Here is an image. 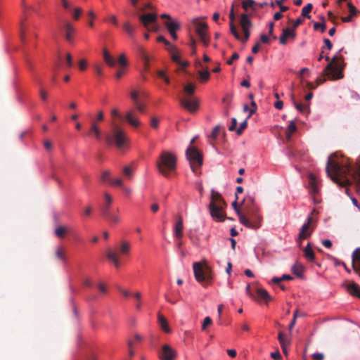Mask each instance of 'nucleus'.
<instances>
[{"label": "nucleus", "mask_w": 360, "mask_h": 360, "mask_svg": "<svg viewBox=\"0 0 360 360\" xmlns=\"http://www.w3.org/2000/svg\"><path fill=\"white\" fill-rule=\"evenodd\" d=\"M335 154L329 156L326 171L331 180L340 187L355 184L360 194V158L354 165L337 162L333 160Z\"/></svg>", "instance_id": "f257e3e1"}, {"label": "nucleus", "mask_w": 360, "mask_h": 360, "mask_svg": "<svg viewBox=\"0 0 360 360\" xmlns=\"http://www.w3.org/2000/svg\"><path fill=\"white\" fill-rule=\"evenodd\" d=\"M176 156L168 150H162L156 162L158 172L165 177L170 178L176 169Z\"/></svg>", "instance_id": "f03ea898"}, {"label": "nucleus", "mask_w": 360, "mask_h": 360, "mask_svg": "<svg viewBox=\"0 0 360 360\" xmlns=\"http://www.w3.org/2000/svg\"><path fill=\"white\" fill-rule=\"evenodd\" d=\"M226 207V203L221 194L214 190H212L211 202L209 205L212 217L219 221H224L225 213L224 212V210Z\"/></svg>", "instance_id": "7ed1b4c3"}, {"label": "nucleus", "mask_w": 360, "mask_h": 360, "mask_svg": "<svg viewBox=\"0 0 360 360\" xmlns=\"http://www.w3.org/2000/svg\"><path fill=\"white\" fill-rule=\"evenodd\" d=\"M262 217L259 214V208L255 205L246 210V214L240 216V222L252 229H258L262 224Z\"/></svg>", "instance_id": "20e7f679"}, {"label": "nucleus", "mask_w": 360, "mask_h": 360, "mask_svg": "<svg viewBox=\"0 0 360 360\" xmlns=\"http://www.w3.org/2000/svg\"><path fill=\"white\" fill-rule=\"evenodd\" d=\"M326 76H328L332 79H340L343 77L342 68L337 62L336 56L333 57L331 62L326 65L323 70L321 77H317L316 79L317 85L321 84L326 82Z\"/></svg>", "instance_id": "39448f33"}, {"label": "nucleus", "mask_w": 360, "mask_h": 360, "mask_svg": "<svg viewBox=\"0 0 360 360\" xmlns=\"http://www.w3.org/2000/svg\"><path fill=\"white\" fill-rule=\"evenodd\" d=\"M193 269L195 278L198 282L208 284L212 280V269L206 263L203 265L200 262H195Z\"/></svg>", "instance_id": "423d86ee"}, {"label": "nucleus", "mask_w": 360, "mask_h": 360, "mask_svg": "<svg viewBox=\"0 0 360 360\" xmlns=\"http://www.w3.org/2000/svg\"><path fill=\"white\" fill-rule=\"evenodd\" d=\"M105 140L108 144L115 143L118 148L125 146L127 141L124 131L117 126H114L112 133L106 135Z\"/></svg>", "instance_id": "0eeeda50"}, {"label": "nucleus", "mask_w": 360, "mask_h": 360, "mask_svg": "<svg viewBox=\"0 0 360 360\" xmlns=\"http://www.w3.org/2000/svg\"><path fill=\"white\" fill-rule=\"evenodd\" d=\"M186 154L191 169L193 172H196V169L202 165V154L196 148L192 146L187 148Z\"/></svg>", "instance_id": "6e6552de"}, {"label": "nucleus", "mask_w": 360, "mask_h": 360, "mask_svg": "<svg viewBox=\"0 0 360 360\" xmlns=\"http://www.w3.org/2000/svg\"><path fill=\"white\" fill-rule=\"evenodd\" d=\"M130 97L137 110L143 113L145 111V101L147 98V93L143 90L133 89L130 93Z\"/></svg>", "instance_id": "1a4fd4ad"}, {"label": "nucleus", "mask_w": 360, "mask_h": 360, "mask_svg": "<svg viewBox=\"0 0 360 360\" xmlns=\"http://www.w3.org/2000/svg\"><path fill=\"white\" fill-rule=\"evenodd\" d=\"M313 219L311 217L307 218V221L304 223L300 230L297 242L299 246L301 247L302 240L308 238L314 231V227L311 225Z\"/></svg>", "instance_id": "9d476101"}, {"label": "nucleus", "mask_w": 360, "mask_h": 360, "mask_svg": "<svg viewBox=\"0 0 360 360\" xmlns=\"http://www.w3.org/2000/svg\"><path fill=\"white\" fill-rule=\"evenodd\" d=\"M193 23L195 25V31L198 35L199 36L201 41L204 44L205 46L209 45V37H207L206 31L207 30V25L205 22L200 21L198 19H195L193 20Z\"/></svg>", "instance_id": "9b49d317"}, {"label": "nucleus", "mask_w": 360, "mask_h": 360, "mask_svg": "<svg viewBox=\"0 0 360 360\" xmlns=\"http://www.w3.org/2000/svg\"><path fill=\"white\" fill-rule=\"evenodd\" d=\"M179 103L181 106L191 112H195L199 108L198 99L195 97L181 98Z\"/></svg>", "instance_id": "f8f14e48"}, {"label": "nucleus", "mask_w": 360, "mask_h": 360, "mask_svg": "<svg viewBox=\"0 0 360 360\" xmlns=\"http://www.w3.org/2000/svg\"><path fill=\"white\" fill-rule=\"evenodd\" d=\"M135 15L138 17L140 22L142 23L143 27L146 29H149L150 24L154 23L157 21V13H135Z\"/></svg>", "instance_id": "ddd939ff"}, {"label": "nucleus", "mask_w": 360, "mask_h": 360, "mask_svg": "<svg viewBox=\"0 0 360 360\" xmlns=\"http://www.w3.org/2000/svg\"><path fill=\"white\" fill-rule=\"evenodd\" d=\"M131 5L139 12L152 10L153 5L149 0H129Z\"/></svg>", "instance_id": "4468645a"}, {"label": "nucleus", "mask_w": 360, "mask_h": 360, "mask_svg": "<svg viewBox=\"0 0 360 360\" xmlns=\"http://www.w3.org/2000/svg\"><path fill=\"white\" fill-rule=\"evenodd\" d=\"M159 356L161 360H174L176 356V352L169 345H164L162 347Z\"/></svg>", "instance_id": "2eb2a0df"}, {"label": "nucleus", "mask_w": 360, "mask_h": 360, "mask_svg": "<svg viewBox=\"0 0 360 360\" xmlns=\"http://www.w3.org/2000/svg\"><path fill=\"white\" fill-rule=\"evenodd\" d=\"M167 49L171 53L172 60L174 62L178 63L181 68H184L188 66V62L181 60L179 52L175 46L172 45L171 46L170 48H168Z\"/></svg>", "instance_id": "dca6fc26"}, {"label": "nucleus", "mask_w": 360, "mask_h": 360, "mask_svg": "<svg viewBox=\"0 0 360 360\" xmlns=\"http://www.w3.org/2000/svg\"><path fill=\"white\" fill-rule=\"evenodd\" d=\"M295 32L293 30H291L290 28H285L283 30L282 34L279 38V42L282 45H285L288 42L287 39L288 38L295 39Z\"/></svg>", "instance_id": "f3484780"}, {"label": "nucleus", "mask_w": 360, "mask_h": 360, "mask_svg": "<svg viewBox=\"0 0 360 360\" xmlns=\"http://www.w3.org/2000/svg\"><path fill=\"white\" fill-rule=\"evenodd\" d=\"M126 121L134 127H139L141 122L136 117L135 112L132 110L127 111L125 115Z\"/></svg>", "instance_id": "a211bd4d"}, {"label": "nucleus", "mask_w": 360, "mask_h": 360, "mask_svg": "<svg viewBox=\"0 0 360 360\" xmlns=\"http://www.w3.org/2000/svg\"><path fill=\"white\" fill-rule=\"evenodd\" d=\"M183 218L181 215H179L176 218V221L174 229L175 237L177 238H181L183 236Z\"/></svg>", "instance_id": "6ab92c4d"}, {"label": "nucleus", "mask_w": 360, "mask_h": 360, "mask_svg": "<svg viewBox=\"0 0 360 360\" xmlns=\"http://www.w3.org/2000/svg\"><path fill=\"white\" fill-rule=\"evenodd\" d=\"M106 257L109 261L113 263L116 268H119L120 262H119V255L116 250L112 249H108L106 252Z\"/></svg>", "instance_id": "aec40b11"}, {"label": "nucleus", "mask_w": 360, "mask_h": 360, "mask_svg": "<svg viewBox=\"0 0 360 360\" xmlns=\"http://www.w3.org/2000/svg\"><path fill=\"white\" fill-rule=\"evenodd\" d=\"M356 262H360V248L356 249L352 254V268L360 277V266L356 265Z\"/></svg>", "instance_id": "412c9836"}, {"label": "nucleus", "mask_w": 360, "mask_h": 360, "mask_svg": "<svg viewBox=\"0 0 360 360\" xmlns=\"http://www.w3.org/2000/svg\"><path fill=\"white\" fill-rule=\"evenodd\" d=\"M69 231V227L63 225L57 226L54 229L55 235L60 239L64 238Z\"/></svg>", "instance_id": "4be33fe9"}, {"label": "nucleus", "mask_w": 360, "mask_h": 360, "mask_svg": "<svg viewBox=\"0 0 360 360\" xmlns=\"http://www.w3.org/2000/svg\"><path fill=\"white\" fill-rule=\"evenodd\" d=\"M94 134L97 140H100L101 139V131L97 124V122L94 120L91 122L90 129L88 132V135L91 136Z\"/></svg>", "instance_id": "5701e85b"}, {"label": "nucleus", "mask_w": 360, "mask_h": 360, "mask_svg": "<svg viewBox=\"0 0 360 360\" xmlns=\"http://www.w3.org/2000/svg\"><path fill=\"white\" fill-rule=\"evenodd\" d=\"M55 257L60 262L65 263L67 260L66 252L63 247L58 246L55 249Z\"/></svg>", "instance_id": "b1692460"}, {"label": "nucleus", "mask_w": 360, "mask_h": 360, "mask_svg": "<svg viewBox=\"0 0 360 360\" xmlns=\"http://www.w3.org/2000/svg\"><path fill=\"white\" fill-rule=\"evenodd\" d=\"M257 297L255 298L257 301L264 300L267 302L271 300V296L268 292L263 288L257 289Z\"/></svg>", "instance_id": "393cba45"}, {"label": "nucleus", "mask_w": 360, "mask_h": 360, "mask_svg": "<svg viewBox=\"0 0 360 360\" xmlns=\"http://www.w3.org/2000/svg\"><path fill=\"white\" fill-rule=\"evenodd\" d=\"M64 30L65 32L66 40L69 42H71L72 40V34L75 32V28L69 22H65L64 24Z\"/></svg>", "instance_id": "a878e982"}, {"label": "nucleus", "mask_w": 360, "mask_h": 360, "mask_svg": "<svg viewBox=\"0 0 360 360\" xmlns=\"http://www.w3.org/2000/svg\"><path fill=\"white\" fill-rule=\"evenodd\" d=\"M158 321L163 331H165L167 333H170L171 330L169 327L166 318L160 313L158 315Z\"/></svg>", "instance_id": "bb28decb"}, {"label": "nucleus", "mask_w": 360, "mask_h": 360, "mask_svg": "<svg viewBox=\"0 0 360 360\" xmlns=\"http://www.w3.org/2000/svg\"><path fill=\"white\" fill-rule=\"evenodd\" d=\"M104 197H105V204L104 205V206L102 207L101 209V214L102 215H104L105 214V212L107 213H109L110 212V205L112 202V197L110 196V195L108 193H105L104 194Z\"/></svg>", "instance_id": "cd10ccee"}, {"label": "nucleus", "mask_w": 360, "mask_h": 360, "mask_svg": "<svg viewBox=\"0 0 360 360\" xmlns=\"http://www.w3.org/2000/svg\"><path fill=\"white\" fill-rule=\"evenodd\" d=\"M309 186H310V192L311 194L315 195L319 193V187L317 186V182L316 177L314 174H310L309 175Z\"/></svg>", "instance_id": "c85d7f7f"}, {"label": "nucleus", "mask_w": 360, "mask_h": 360, "mask_svg": "<svg viewBox=\"0 0 360 360\" xmlns=\"http://www.w3.org/2000/svg\"><path fill=\"white\" fill-rule=\"evenodd\" d=\"M347 290L352 295L360 298V286L359 285L352 283L348 285Z\"/></svg>", "instance_id": "c756f323"}, {"label": "nucleus", "mask_w": 360, "mask_h": 360, "mask_svg": "<svg viewBox=\"0 0 360 360\" xmlns=\"http://www.w3.org/2000/svg\"><path fill=\"white\" fill-rule=\"evenodd\" d=\"M103 217L107 220L110 223L112 224H118L120 222V217L115 214V213H112V212H109V213H107L105 212V214L103 215Z\"/></svg>", "instance_id": "7c9ffc66"}, {"label": "nucleus", "mask_w": 360, "mask_h": 360, "mask_svg": "<svg viewBox=\"0 0 360 360\" xmlns=\"http://www.w3.org/2000/svg\"><path fill=\"white\" fill-rule=\"evenodd\" d=\"M304 255L307 260L313 262L315 259V254L311 249V244L308 243L304 249Z\"/></svg>", "instance_id": "2f4dec72"}, {"label": "nucleus", "mask_w": 360, "mask_h": 360, "mask_svg": "<svg viewBox=\"0 0 360 360\" xmlns=\"http://www.w3.org/2000/svg\"><path fill=\"white\" fill-rule=\"evenodd\" d=\"M195 86L193 83H188L184 87L185 97H193L195 92Z\"/></svg>", "instance_id": "473e14b6"}, {"label": "nucleus", "mask_w": 360, "mask_h": 360, "mask_svg": "<svg viewBox=\"0 0 360 360\" xmlns=\"http://www.w3.org/2000/svg\"><path fill=\"white\" fill-rule=\"evenodd\" d=\"M278 339L281 347L290 346V341L283 332L278 333Z\"/></svg>", "instance_id": "72a5a7b5"}, {"label": "nucleus", "mask_w": 360, "mask_h": 360, "mask_svg": "<svg viewBox=\"0 0 360 360\" xmlns=\"http://www.w3.org/2000/svg\"><path fill=\"white\" fill-rule=\"evenodd\" d=\"M165 25L167 27L168 32L177 31L180 28V25L177 21L170 20L166 21Z\"/></svg>", "instance_id": "f704fd0d"}, {"label": "nucleus", "mask_w": 360, "mask_h": 360, "mask_svg": "<svg viewBox=\"0 0 360 360\" xmlns=\"http://www.w3.org/2000/svg\"><path fill=\"white\" fill-rule=\"evenodd\" d=\"M198 74L200 77V82L202 83L207 82L210 77V72L208 71L207 67H205L204 68V70H198Z\"/></svg>", "instance_id": "c9c22d12"}, {"label": "nucleus", "mask_w": 360, "mask_h": 360, "mask_svg": "<svg viewBox=\"0 0 360 360\" xmlns=\"http://www.w3.org/2000/svg\"><path fill=\"white\" fill-rule=\"evenodd\" d=\"M240 24L242 28H249L251 25V21L245 13H243L240 16Z\"/></svg>", "instance_id": "e433bc0d"}, {"label": "nucleus", "mask_w": 360, "mask_h": 360, "mask_svg": "<svg viewBox=\"0 0 360 360\" xmlns=\"http://www.w3.org/2000/svg\"><path fill=\"white\" fill-rule=\"evenodd\" d=\"M103 59L105 62L110 67H113L115 65V60L106 49L103 50Z\"/></svg>", "instance_id": "4c0bfd02"}, {"label": "nucleus", "mask_w": 360, "mask_h": 360, "mask_svg": "<svg viewBox=\"0 0 360 360\" xmlns=\"http://www.w3.org/2000/svg\"><path fill=\"white\" fill-rule=\"evenodd\" d=\"M304 269V266L298 262H297L292 267V271L293 274H295L297 276H302V274Z\"/></svg>", "instance_id": "58836bf2"}, {"label": "nucleus", "mask_w": 360, "mask_h": 360, "mask_svg": "<svg viewBox=\"0 0 360 360\" xmlns=\"http://www.w3.org/2000/svg\"><path fill=\"white\" fill-rule=\"evenodd\" d=\"M123 29L129 37L131 38L134 37V28L129 22L127 21L123 24Z\"/></svg>", "instance_id": "ea45409f"}, {"label": "nucleus", "mask_w": 360, "mask_h": 360, "mask_svg": "<svg viewBox=\"0 0 360 360\" xmlns=\"http://www.w3.org/2000/svg\"><path fill=\"white\" fill-rule=\"evenodd\" d=\"M130 249V244L127 241H122L120 246V253L122 255L128 254Z\"/></svg>", "instance_id": "a19ab883"}, {"label": "nucleus", "mask_w": 360, "mask_h": 360, "mask_svg": "<svg viewBox=\"0 0 360 360\" xmlns=\"http://www.w3.org/2000/svg\"><path fill=\"white\" fill-rule=\"evenodd\" d=\"M313 8V5L311 4H308L304 7H303L302 10V15L306 18H310L311 15L309 13L311 11Z\"/></svg>", "instance_id": "79ce46f5"}, {"label": "nucleus", "mask_w": 360, "mask_h": 360, "mask_svg": "<svg viewBox=\"0 0 360 360\" xmlns=\"http://www.w3.org/2000/svg\"><path fill=\"white\" fill-rule=\"evenodd\" d=\"M296 125L293 122H291L288 125V129L286 131V138L290 140L292 134L296 131Z\"/></svg>", "instance_id": "37998d69"}, {"label": "nucleus", "mask_w": 360, "mask_h": 360, "mask_svg": "<svg viewBox=\"0 0 360 360\" xmlns=\"http://www.w3.org/2000/svg\"><path fill=\"white\" fill-rule=\"evenodd\" d=\"M292 101L294 104V106L300 111V112H304V110L308 108L307 105L302 103H298L296 102L294 95L291 96Z\"/></svg>", "instance_id": "c03bdc74"}, {"label": "nucleus", "mask_w": 360, "mask_h": 360, "mask_svg": "<svg viewBox=\"0 0 360 360\" xmlns=\"http://www.w3.org/2000/svg\"><path fill=\"white\" fill-rule=\"evenodd\" d=\"M255 4L253 0H243L242 7L244 10L248 11V8H252Z\"/></svg>", "instance_id": "a18cd8bd"}, {"label": "nucleus", "mask_w": 360, "mask_h": 360, "mask_svg": "<svg viewBox=\"0 0 360 360\" xmlns=\"http://www.w3.org/2000/svg\"><path fill=\"white\" fill-rule=\"evenodd\" d=\"M230 30L231 34L235 37L236 39L240 40L241 37L239 33L238 32L236 26L233 22H230Z\"/></svg>", "instance_id": "49530a36"}, {"label": "nucleus", "mask_w": 360, "mask_h": 360, "mask_svg": "<svg viewBox=\"0 0 360 360\" xmlns=\"http://www.w3.org/2000/svg\"><path fill=\"white\" fill-rule=\"evenodd\" d=\"M314 29L315 30H320L321 32H324L326 30V25L324 22H316L314 23Z\"/></svg>", "instance_id": "de8ad7c7"}, {"label": "nucleus", "mask_w": 360, "mask_h": 360, "mask_svg": "<svg viewBox=\"0 0 360 360\" xmlns=\"http://www.w3.org/2000/svg\"><path fill=\"white\" fill-rule=\"evenodd\" d=\"M212 324V319L209 316L205 317L204 319L203 323L202 324V327H201L202 330H205L208 326H211Z\"/></svg>", "instance_id": "09e8293b"}, {"label": "nucleus", "mask_w": 360, "mask_h": 360, "mask_svg": "<svg viewBox=\"0 0 360 360\" xmlns=\"http://www.w3.org/2000/svg\"><path fill=\"white\" fill-rule=\"evenodd\" d=\"M109 183L113 186L123 187L122 180L120 178L109 180Z\"/></svg>", "instance_id": "8fccbe9b"}, {"label": "nucleus", "mask_w": 360, "mask_h": 360, "mask_svg": "<svg viewBox=\"0 0 360 360\" xmlns=\"http://www.w3.org/2000/svg\"><path fill=\"white\" fill-rule=\"evenodd\" d=\"M110 172L109 170H105V171H104L102 173L101 180L103 181H108V182H109V180H111L110 179Z\"/></svg>", "instance_id": "3c124183"}, {"label": "nucleus", "mask_w": 360, "mask_h": 360, "mask_svg": "<svg viewBox=\"0 0 360 360\" xmlns=\"http://www.w3.org/2000/svg\"><path fill=\"white\" fill-rule=\"evenodd\" d=\"M123 174L127 177L131 178L132 176V169L129 166L124 167L123 169Z\"/></svg>", "instance_id": "603ef678"}, {"label": "nucleus", "mask_w": 360, "mask_h": 360, "mask_svg": "<svg viewBox=\"0 0 360 360\" xmlns=\"http://www.w3.org/2000/svg\"><path fill=\"white\" fill-rule=\"evenodd\" d=\"M232 206L233 207V209L235 210V211L237 213V214H238V216L239 217V219H240V216L243 215V213H242L241 211L240 210V209L238 208V202H237L236 199L235 201H233L232 202Z\"/></svg>", "instance_id": "864d4df0"}, {"label": "nucleus", "mask_w": 360, "mask_h": 360, "mask_svg": "<svg viewBox=\"0 0 360 360\" xmlns=\"http://www.w3.org/2000/svg\"><path fill=\"white\" fill-rule=\"evenodd\" d=\"M248 123L247 120L243 121L240 123L239 128L236 129V133L238 134H241L243 131L247 127Z\"/></svg>", "instance_id": "5fc2aeb1"}, {"label": "nucleus", "mask_w": 360, "mask_h": 360, "mask_svg": "<svg viewBox=\"0 0 360 360\" xmlns=\"http://www.w3.org/2000/svg\"><path fill=\"white\" fill-rule=\"evenodd\" d=\"M219 132H220V127L219 126H216L212 131V134H211V137L213 139H217V137L219 136Z\"/></svg>", "instance_id": "6e6d98bb"}, {"label": "nucleus", "mask_w": 360, "mask_h": 360, "mask_svg": "<svg viewBox=\"0 0 360 360\" xmlns=\"http://www.w3.org/2000/svg\"><path fill=\"white\" fill-rule=\"evenodd\" d=\"M82 13V9L81 8H75L74 9L73 18L75 20H77L79 18L80 15Z\"/></svg>", "instance_id": "4d7b16f0"}, {"label": "nucleus", "mask_w": 360, "mask_h": 360, "mask_svg": "<svg viewBox=\"0 0 360 360\" xmlns=\"http://www.w3.org/2000/svg\"><path fill=\"white\" fill-rule=\"evenodd\" d=\"M157 41L158 42H162L164 43L166 46H168V48H170L171 46H172V44H171V43L167 41L163 36H159L158 38H157Z\"/></svg>", "instance_id": "13d9d810"}, {"label": "nucleus", "mask_w": 360, "mask_h": 360, "mask_svg": "<svg viewBox=\"0 0 360 360\" xmlns=\"http://www.w3.org/2000/svg\"><path fill=\"white\" fill-rule=\"evenodd\" d=\"M66 65L68 68H72L73 65L72 58L70 53H67L65 58Z\"/></svg>", "instance_id": "bf43d9fd"}, {"label": "nucleus", "mask_w": 360, "mask_h": 360, "mask_svg": "<svg viewBox=\"0 0 360 360\" xmlns=\"http://www.w3.org/2000/svg\"><path fill=\"white\" fill-rule=\"evenodd\" d=\"M347 6L349 8L350 15H352V16L355 15L357 12L356 7L350 2L347 4Z\"/></svg>", "instance_id": "052dcab7"}, {"label": "nucleus", "mask_w": 360, "mask_h": 360, "mask_svg": "<svg viewBox=\"0 0 360 360\" xmlns=\"http://www.w3.org/2000/svg\"><path fill=\"white\" fill-rule=\"evenodd\" d=\"M251 109L250 110V114L248 117V118L250 117L252 114H254L257 110V104L254 101H252L250 103Z\"/></svg>", "instance_id": "680f3d73"}, {"label": "nucleus", "mask_w": 360, "mask_h": 360, "mask_svg": "<svg viewBox=\"0 0 360 360\" xmlns=\"http://www.w3.org/2000/svg\"><path fill=\"white\" fill-rule=\"evenodd\" d=\"M126 68L125 67H122L120 70H118L116 72L115 77L117 79H121L122 77L125 74Z\"/></svg>", "instance_id": "e2e57ef3"}, {"label": "nucleus", "mask_w": 360, "mask_h": 360, "mask_svg": "<svg viewBox=\"0 0 360 360\" xmlns=\"http://www.w3.org/2000/svg\"><path fill=\"white\" fill-rule=\"evenodd\" d=\"M94 68L96 74L98 77H101L103 75V70H102V68L101 67V65L96 64L94 65Z\"/></svg>", "instance_id": "0e129e2a"}, {"label": "nucleus", "mask_w": 360, "mask_h": 360, "mask_svg": "<svg viewBox=\"0 0 360 360\" xmlns=\"http://www.w3.org/2000/svg\"><path fill=\"white\" fill-rule=\"evenodd\" d=\"M141 57L145 61V64L146 65H148V62H149V60H150V58L149 56L146 54V53L145 52V51L141 48Z\"/></svg>", "instance_id": "69168bd1"}, {"label": "nucleus", "mask_w": 360, "mask_h": 360, "mask_svg": "<svg viewBox=\"0 0 360 360\" xmlns=\"http://www.w3.org/2000/svg\"><path fill=\"white\" fill-rule=\"evenodd\" d=\"M150 126L154 129H157L159 126V120L156 117H152L150 120Z\"/></svg>", "instance_id": "338daca9"}, {"label": "nucleus", "mask_w": 360, "mask_h": 360, "mask_svg": "<svg viewBox=\"0 0 360 360\" xmlns=\"http://www.w3.org/2000/svg\"><path fill=\"white\" fill-rule=\"evenodd\" d=\"M312 358L314 360H323L324 355L322 353H314L312 354Z\"/></svg>", "instance_id": "774afa93"}]
</instances>
